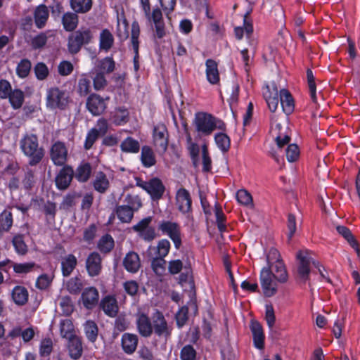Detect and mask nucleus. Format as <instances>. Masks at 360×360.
Wrapping results in <instances>:
<instances>
[{"label": "nucleus", "instance_id": "nucleus-62", "mask_svg": "<svg viewBox=\"0 0 360 360\" xmlns=\"http://www.w3.org/2000/svg\"><path fill=\"white\" fill-rule=\"evenodd\" d=\"M252 25L251 23L247 22L245 19H244L243 27H236L234 30L236 37L238 39H241L243 38L244 32H245L246 34L249 36L252 32Z\"/></svg>", "mask_w": 360, "mask_h": 360}, {"label": "nucleus", "instance_id": "nucleus-2", "mask_svg": "<svg viewBox=\"0 0 360 360\" xmlns=\"http://www.w3.org/2000/svg\"><path fill=\"white\" fill-rule=\"evenodd\" d=\"M20 146L25 155L29 158V164L32 166L41 162L44 155V149L39 146L36 135H25L20 140Z\"/></svg>", "mask_w": 360, "mask_h": 360}, {"label": "nucleus", "instance_id": "nucleus-5", "mask_svg": "<svg viewBox=\"0 0 360 360\" xmlns=\"http://www.w3.org/2000/svg\"><path fill=\"white\" fill-rule=\"evenodd\" d=\"M92 39L91 32L89 29H80L71 34L68 37V47L71 53H77L82 46L87 44Z\"/></svg>", "mask_w": 360, "mask_h": 360}, {"label": "nucleus", "instance_id": "nucleus-10", "mask_svg": "<svg viewBox=\"0 0 360 360\" xmlns=\"http://www.w3.org/2000/svg\"><path fill=\"white\" fill-rule=\"evenodd\" d=\"M152 221L150 217L143 219L133 226V229L138 233L139 236L146 241H151L156 237L155 229L150 226Z\"/></svg>", "mask_w": 360, "mask_h": 360}, {"label": "nucleus", "instance_id": "nucleus-23", "mask_svg": "<svg viewBox=\"0 0 360 360\" xmlns=\"http://www.w3.org/2000/svg\"><path fill=\"white\" fill-rule=\"evenodd\" d=\"M279 98L283 111L286 115L292 113L294 110L295 104L292 96L289 91L285 89H281L279 91Z\"/></svg>", "mask_w": 360, "mask_h": 360}, {"label": "nucleus", "instance_id": "nucleus-47", "mask_svg": "<svg viewBox=\"0 0 360 360\" xmlns=\"http://www.w3.org/2000/svg\"><path fill=\"white\" fill-rule=\"evenodd\" d=\"M120 148L123 152L136 153L139 151L140 144L133 138L127 137L122 142Z\"/></svg>", "mask_w": 360, "mask_h": 360}, {"label": "nucleus", "instance_id": "nucleus-50", "mask_svg": "<svg viewBox=\"0 0 360 360\" xmlns=\"http://www.w3.org/2000/svg\"><path fill=\"white\" fill-rule=\"evenodd\" d=\"M236 200L238 203L252 208L254 206L251 194L245 189H240L236 193Z\"/></svg>", "mask_w": 360, "mask_h": 360}, {"label": "nucleus", "instance_id": "nucleus-31", "mask_svg": "<svg viewBox=\"0 0 360 360\" xmlns=\"http://www.w3.org/2000/svg\"><path fill=\"white\" fill-rule=\"evenodd\" d=\"M110 181L106 174L103 172H98L96 174L93 181V186L94 189L101 193H105L108 188Z\"/></svg>", "mask_w": 360, "mask_h": 360}, {"label": "nucleus", "instance_id": "nucleus-45", "mask_svg": "<svg viewBox=\"0 0 360 360\" xmlns=\"http://www.w3.org/2000/svg\"><path fill=\"white\" fill-rule=\"evenodd\" d=\"M60 330L61 336L68 340L77 337L75 334L73 323L69 319L60 321Z\"/></svg>", "mask_w": 360, "mask_h": 360}, {"label": "nucleus", "instance_id": "nucleus-41", "mask_svg": "<svg viewBox=\"0 0 360 360\" xmlns=\"http://www.w3.org/2000/svg\"><path fill=\"white\" fill-rule=\"evenodd\" d=\"M12 298L18 305L25 304L28 300V292L22 286H15L12 292Z\"/></svg>", "mask_w": 360, "mask_h": 360}, {"label": "nucleus", "instance_id": "nucleus-14", "mask_svg": "<svg viewBox=\"0 0 360 360\" xmlns=\"http://www.w3.org/2000/svg\"><path fill=\"white\" fill-rule=\"evenodd\" d=\"M176 204L181 212L186 214L190 212L191 209V198L186 189L181 188L176 191Z\"/></svg>", "mask_w": 360, "mask_h": 360}, {"label": "nucleus", "instance_id": "nucleus-34", "mask_svg": "<svg viewBox=\"0 0 360 360\" xmlns=\"http://www.w3.org/2000/svg\"><path fill=\"white\" fill-rule=\"evenodd\" d=\"M13 215L8 210H4L0 214V239L4 233L10 231L13 226Z\"/></svg>", "mask_w": 360, "mask_h": 360}, {"label": "nucleus", "instance_id": "nucleus-63", "mask_svg": "<svg viewBox=\"0 0 360 360\" xmlns=\"http://www.w3.org/2000/svg\"><path fill=\"white\" fill-rule=\"evenodd\" d=\"M170 243L167 239L160 240L157 245V254L158 257H166L170 250Z\"/></svg>", "mask_w": 360, "mask_h": 360}, {"label": "nucleus", "instance_id": "nucleus-56", "mask_svg": "<svg viewBox=\"0 0 360 360\" xmlns=\"http://www.w3.org/2000/svg\"><path fill=\"white\" fill-rule=\"evenodd\" d=\"M84 331L86 338L91 342H94L98 335V328L92 321H87L84 324Z\"/></svg>", "mask_w": 360, "mask_h": 360}, {"label": "nucleus", "instance_id": "nucleus-7", "mask_svg": "<svg viewBox=\"0 0 360 360\" xmlns=\"http://www.w3.org/2000/svg\"><path fill=\"white\" fill-rule=\"evenodd\" d=\"M109 97L103 98L96 94H91L86 100V108L94 116L101 115L107 107Z\"/></svg>", "mask_w": 360, "mask_h": 360}, {"label": "nucleus", "instance_id": "nucleus-22", "mask_svg": "<svg viewBox=\"0 0 360 360\" xmlns=\"http://www.w3.org/2000/svg\"><path fill=\"white\" fill-rule=\"evenodd\" d=\"M98 292L93 287L86 288L82 294L83 305L86 309H92L98 302Z\"/></svg>", "mask_w": 360, "mask_h": 360}, {"label": "nucleus", "instance_id": "nucleus-26", "mask_svg": "<svg viewBox=\"0 0 360 360\" xmlns=\"http://www.w3.org/2000/svg\"><path fill=\"white\" fill-rule=\"evenodd\" d=\"M49 17V11L46 6L41 4L38 6L34 12V23L37 28H43Z\"/></svg>", "mask_w": 360, "mask_h": 360}, {"label": "nucleus", "instance_id": "nucleus-29", "mask_svg": "<svg viewBox=\"0 0 360 360\" xmlns=\"http://www.w3.org/2000/svg\"><path fill=\"white\" fill-rule=\"evenodd\" d=\"M140 34V28L139 23L134 21L131 25V43L132 45V48L134 52L135 53L134 56V69L138 70L139 65L136 61V58L138 57L139 53V37Z\"/></svg>", "mask_w": 360, "mask_h": 360}, {"label": "nucleus", "instance_id": "nucleus-48", "mask_svg": "<svg viewBox=\"0 0 360 360\" xmlns=\"http://www.w3.org/2000/svg\"><path fill=\"white\" fill-rule=\"evenodd\" d=\"M116 214L122 222L129 223L133 217L134 211L129 206L121 205L117 207Z\"/></svg>", "mask_w": 360, "mask_h": 360}, {"label": "nucleus", "instance_id": "nucleus-4", "mask_svg": "<svg viewBox=\"0 0 360 360\" xmlns=\"http://www.w3.org/2000/svg\"><path fill=\"white\" fill-rule=\"evenodd\" d=\"M158 231L162 236H168L173 242L174 247L179 249L181 245V226L175 221L162 220L159 222Z\"/></svg>", "mask_w": 360, "mask_h": 360}, {"label": "nucleus", "instance_id": "nucleus-19", "mask_svg": "<svg viewBox=\"0 0 360 360\" xmlns=\"http://www.w3.org/2000/svg\"><path fill=\"white\" fill-rule=\"evenodd\" d=\"M86 268L91 276H95L101 271V257L97 252L91 253L86 261Z\"/></svg>", "mask_w": 360, "mask_h": 360}, {"label": "nucleus", "instance_id": "nucleus-24", "mask_svg": "<svg viewBox=\"0 0 360 360\" xmlns=\"http://www.w3.org/2000/svg\"><path fill=\"white\" fill-rule=\"evenodd\" d=\"M123 265L125 269L131 273H136L141 266L139 256L134 252H128L124 258Z\"/></svg>", "mask_w": 360, "mask_h": 360}, {"label": "nucleus", "instance_id": "nucleus-1", "mask_svg": "<svg viewBox=\"0 0 360 360\" xmlns=\"http://www.w3.org/2000/svg\"><path fill=\"white\" fill-rule=\"evenodd\" d=\"M193 124L200 136H210L216 129H226V124L222 120L204 112L195 113Z\"/></svg>", "mask_w": 360, "mask_h": 360}, {"label": "nucleus", "instance_id": "nucleus-40", "mask_svg": "<svg viewBox=\"0 0 360 360\" xmlns=\"http://www.w3.org/2000/svg\"><path fill=\"white\" fill-rule=\"evenodd\" d=\"M338 233L341 235L349 245L359 254V245L356 240L354 239L350 230L345 226H338L336 227Z\"/></svg>", "mask_w": 360, "mask_h": 360}, {"label": "nucleus", "instance_id": "nucleus-32", "mask_svg": "<svg viewBox=\"0 0 360 360\" xmlns=\"http://www.w3.org/2000/svg\"><path fill=\"white\" fill-rule=\"evenodd\" d=\"M68 352L70 357L78 359L82 354V345L80 339L77 336L68 340Z\"/></svg>", "mask_w": 360, "mask_h": 360}, {"label": "nucleus", "instance_id": "nucleus-33", "mask_svg": "<svg viewBox=\"0 0 360 360\" xmlns=\"http://www.w3.org/2000/svg\"><path fill=\"white\" fill-rule=\"evenodd\" d=\"M114 43V37L111 32L107 30H103L100 33L99 49L101 51L108 52Z\"/></svg>", "mask_w": 360, "mask_h": 360}, {"label": "nucleus", "instance_id": "nucleus-64", "mask_svg": "<svg viewBox=\"0 0 360 360\" xmlns=\"http://www.w3.org/2000/svg\"><path fill=\"white\" fill-rule=\"evenodd\" d=\"M196 352L193 346L188 345L184 346L180 353L181 360H195Z\"/></svg>", "mask_w": 360, "mask_h": 360}, {"label": "nucleus", "instance_id": "nucleus-43", "mask_svg": "<svg viewBox=\"0 0 360 360\" xmlns=\"http://www.w3.org/2000/svg\"><path fill=\"white\" fill-rule=\"evenodd\" d=\"M91 174V167L89 163L84 162L78 166L75 173V178L80 182H86Z\"/></svg>", "mask_w": 360, "mask_h": 360}, {"label": "nucleus", "instance_id": "nucleus-57", "mask_svg": "<svg viewBox=\"0 0 360 360\" xmlns=\"http://www.w3.org/2000/svg\"><path fill=\"white\" fill-rule=\"evenodd\" d=\"M30 70V61L27 59H22L17 65L16 73L19 77L25 78L29 75Z\"/></svg>", "mask_w": 360, "mask_h": 360}, {"label": "nucleus", "instance_id": "nucleus-17", "mask_svg": "<svg viewBox=\"0 0 360 360\" xmlns=\"http://www.w3.org/2000/svg\"><path fill=\"white\" fill-rule=\"evenodd\" d=\"M100 307L110 317H115L119 311L117 300L113 295L105 296L100 302Z\"/></svg>", "mask_w": 360, "mask_h": 360}, {"label": "nucleus", "instance_id": "nucleus-28", "mask_svg": "<svg viewBox=\"0 0 360 360\" xmlns=\"http://www.w3.org/2000/svg\"><path fill=\"white\" fill-rule=\"evenodd\" d=\"M285 129L281 124H276L271 126V131L274 136L278 148L283 147L285 144L288 143L290 137L285 134Z\"/></svg>", "mask_w": 360, "mask_h": 360}, {"label": "nucleus", "instance_id": "nucleus-37", "mask_svg": "<svg viewBox=\"0 0 360 360\" xmlns=\"http://www.w3.org/2000/svg\"><path fill=\"white\" fill-rule=\"evenodd\" d=\"M115 67V62L111 57H105L103 59L99 60L97 65L92 68L103 74H109L114 71Z\"/></svg>", "mask_w": 360, "mask_h": 360}, {"label": "nucleus", "instance_id": "nucleus-6", "mask_svg": "<svg viewBox=\"0 0 360 360\" xmlns=\"http://www.w3.org/2000/svg\"><path fill=\"white\" fill-rule=\"evenodd\" d=\"M269 266L264 267L260 272V283L266 297H271L276 292V284Z\"/></svg>", "mask_w": 360, "mask_h": 360}, {"label": "nucleus", "instance_id": "nucleus-54", "mask_svg": "<svg viewBox=\"0 0 360 360\" xmlns=\"http://www.w3.org/2000/svg\"><path fill=\"white\" fill-rule=\"evenodd\" d=\"M91 90V81L86 74H82L78 81V92L80 96H86Z\"/></svg>", "mask_w": 360, "mask_h": 360}, {"label": "nucleus", "instance_id": "nucleus-58", "mask_svg": "<svg viewBox=\"0 0 360 360\" xmlns=\"http://www.w3.org/2000/svg\"><path fill=\"white\" fill-rule=\"evenodd\" d=\"M307 77L310 97L314 103H316L317 99H316V94L315 78L313 75V72L309 69H308L307 71Z\"/></svg>", "mask_w": 360, "mask_h": 360}, {"label": "nucleus", "instance_id": "nucleus-12", "mask_svg": "<svg viewBox=\"0 0 360 360\" xmlns=\"http://www.w3.org/2000/svg\"><path fill=\"white\" fill-rule=\"evenodd\" d=\"M153 137L155 146L165 152L168 145V133L166 126L163 124H158L155 126Z\"/></svg>", "mask_w": 360, "mask_h": 360}, {"label": "nucleus", "instance_id": "nucleus-38", "mask_svg": "<svg viewBox=\"0 0 360 360\" xmlns=\"http://www.w3.org/2000/svg\"><path fill=\"white\" fill-rule=\"evenodd\" d=\"M214 141L219 150L222 153H226L230 149L231 139L224 132L215 134Z\"/></svg>", "mask_w": 360, "mask_h": 360}, {"label": "nucleus", "instance_id": "nucleus-11", "mask_svg": "<svg viewBox=\"0 0 360 360\" xmlns=\"http://www.w3.org/2000/svg\"><path fill=\"white\" fill-rule=\"evenodd\" d=\"M145 16L150 22H153L157 37L160 39L165 37V26L161 9L158 7L153 8L152 12L150 11L149 15Z\"/></svg>", "mask_w": 360, "mask_h": 360}, {"label": "nucleus", "instance_id": "nucleus-60", "mask_svg": "<svg viewBox=\"0 0 360 360\" xmlns=\"http://www.w3.org/2000/svg\"><path fill=\"white\" fill-rule=\"evenodd\" d=\"M166 261L163 257H157L152 261V268L157 275H162L165 270Z\"/></svg>", "mask_w": 360, "mask_h": 360}, {"label": "nucleus", "instance_id": "nucleus-39", "mask_svg": "<svg viewBox=\"0 0 360 360\" xmlns=\"http://www.w3.org/2000/svg\"><path fill=\"white\" fill-rule=\"evenodd\" d=\"M77 265V258L72 254L64 257L61 262L62 272L64 276H68Z\"/></svg>", "mask_w": 360, "mask_h": 360}, {"label": "nucleus", "instance_id": "nucleus-27", "mask_svg": "<svg viewBox=\"0 0 360 360\" xmlns=\"http://www.w3.org/2000/svg\"><path fill=\"white\" fill-rule=\"evenodd\" d=\"M138 337L131 333H124L122 336V347L125 353L131 354L137 347Z\"/></svg>", "mask_w": 360, "mask_h": 360}, {"label": "nucleus", "instance_id": "nucleus-25", "mask_svg": "<svg viewBox=\"0 0 360 360\" xmlns=\"http://www.w3.org/2000/svg\"><path fill=\"white\" fill-rule=\"evenodd\" d=\"M146 192L150 195L153 200L160 199L165 191V186L162 181L158 178H153L149 181Z\"/></svg>", "mask_w": 360, "mask_h": 360}, {"label": "nucleus", "instance_id": "nucleus-16", "mask_svg": "<svg viewBox=\"0 0 360 360\" xmlns=\"http://www.w3.org/2000/svg\"><path fill=\"white\" fill-rule=\"evenodd\" d=\"M299 264L297 267V273L299 277L304 281H307L310 272V264L311 258L307 252H300L297 255Z\"/></svg>", "mask_w": 360, "mask_h": 360}, {"label": "nucleus", "instance_id": "nucleus-15", "mask_svg": "<svg viewBox=\"0 0 360 360\" xmlns=\"http://www.w3.org/2000/svg\"><path fill=\"white\" fill-rule=\"evenodd\" d=\"M73 175V169L68 165L64 166L56 177L57 188L60 190L66 189L70 184Z\"/></svg>", "mask_w": 360, "mask_h": 360}, {"label": "nucleus", "instance_id": "nucleus-8", "mask_svg": "<svg viewBox=\"0 0 360 360\" xmlns=\"http://www.w3.org/2000/svg\"><path fill=\"white\" fill-rule=\"evenodd\" d=\"M68 150L65 143L58 141L52 145L50 157L55 165H64L68 160Z\"/></svg>", "mask_w": 360, "mask_h": 360}, {"label": "nucleus", "instance_id": "nucleus-30", "mask_svg": "<svg viewBox=\"0 0 360 360\" xmlns=\"http://www.w3.org/2000/svg\"><path fill=\"white\" fill-rule=\"evenodd\" d=\"M117 36L121 41L129 37L128 23L123 13L117 15Z\"/></svg>", "mask_w": 360, "mask_h": 360}, {"label": "nucleus", "instance_id": "nucleus-20", "mask_svg": "<svg viewBox=\"0 0 360 360\" xmlns=\"http://www.w3.org/2000/svg\"><path fill=\"white\" fill-rule=\"evenodd\" d=\"M250 330L252 333L255 347L262 349L264 346V334L261 324L257 321H251Z\"/></svg>", "mask_w": 360, "mask_h": 360}, {"label": "nucleus", "instance_id": "nucleus-51", "mask_svg": "<svg viewBox=\"0 0 360 360\" xmlns=\"http://www.w3.org/2000/svg\"><path fill=\"white\" fill-rule=\"evenodd\" d=\"M274 269V278L281 283H284L288 280V274L283 261H278L276 264H273Z\"/></svg>", "mask_w": 360, "mask_h": 360}, {"label": "nucleus", "instance_id": "nucleus-59", "mask_svg": "<svg viewBox=\"0 0 360 360\" xmlns=\"http://www.w3.org/2000/svg\"><path fill=\"white\" fill-rule=\"evenodd\" d=\"M35 266L34 262L15 263L13 266L16 274H27L32 271Z\"/></svg>", "mask_w": 360, "mask_h": 360}, {"label": "nucleus", "instance_id": "nucleus-52", "mask_svg": "<svg viewBox=\"0 0 360 360\" xmlns=\"http://www.w3.org/2000/svg\"><path fill=\"white\" fill-rule=\"evenodd\" d=\"M14 109L20 108L24 101V93L20 89H14L8 96Z\"/></svg>", "mask_w": 360, "mask_h": 360}, {"label": "nucleus", "instance_id": "nucleus-9", "mask_svg": "<svg viewBox=\"0 0 360 360\" xmlns=\"http://www.w3.org/2000/svg\"><path fill=\"white\" fill-rule=\"evenodd\" d=\"M263 96L265 99L269 109L275 112L279 103V91L275 82L266 84L263 89Z\"/></svg>", "mask_w": 360, "mask_h": 360}, {"label": "nucleus", "instance_id": "nucleus-18", "mask_svg": "<svg viewBox=\"0 0 360 360\" xmlns=\"http://www.w3.org/2000/svg\"><path fill=\"white\" fill-rule=\"evenodd\" d=\"M136 326L139 334L145 338L149 337L153 333V325L150 319L143 313L136 315Z\"/></svg>", "mask_w": 360, "mask_h": 360}, {"label": "nucleus", "instance_id": "nucleus-46", "mask_svg": "<svg viewBox=\"0 0 360 360\" xmlns=\"http://www.w3.org/2000/svg\"><path fill=\"white\" fill-rule=\"evenodd\" d=\"M70 6L76 13H85L92 6V0H70Z\"/></svg>", "mask_w": 360, "mask_h": 360}, {"label": "nucleus", "instance_id": "nucleus-44", "mask_svg": "<svg viewBox=\"0 0 360 360\" xmlns=\"http://www.w3.org/2000/svg\"><path fill=\"white\" fill-rule=\"evenodd\" d=\"M141 160L142 164L146 167H152L155 164V158L152 149L150 147L147 146L142 147Z\"/></svg>", "mask_w": 360, "mask_h": 360}, {"label": "nucleus", "instance_id": "nucleus-21", "mask_svg": "<svg viewBox=\"0 0 360 360\" xmlns=\"http://www.w3.org/2000/svg\"><path fill=\"white\" fill-rule=\"evenodd\" d=\"M205 66L207 80L211 84H217L219 82L220 77L217 62L212 59H207L205 61Z\"/></svg>", "mask_w": 360, "mask_h": 360}, {"label": "nucleus", "instance_id": "nucleus-3", "mask_svg": "<svg viewBox=\"0 0 360 360\" xmlns=\"http://www.w3.org/2000/svg\"><path fill=\"white\" fill-rule=\"evenodd\" d=\"M69 103L68 93L59 87H51L46 91V105L51 110H64Z\"/></svg>", "mask_w": 360, "mask_h": 360}, {"label": "nucleus", "instance_id": "nucleus-49", "mask_svg": "<svg viewBox=\"0 0 360 360\" xmlns=\"http://www.w3.org/2000/svg\"><path fill=\"white\" fill-rule=\"evenodd\" d=\"M182 7L191 10L201 11L207 8V0H179Z\"/></svg>", "mask_w": 360, "mask_h": 360}, {"label": "nucleus", "instance_id": "nucleus-55", "mask_svg": "<svg viewBox=\"0 0 360 360\" xmlns=\"http://www.w3.org/2000/svg\"><path fill=\"white\" fill-rule=\"evenodd\" d=\"M114 247V240L108 234L103 236L98 243V248L103 252H110Z\"/></svg>", "mask_w": 360, "mask_h": 360}, {"label": "nucleus", "instance_id": "nucleus-61", "mask_svg": "<svg viewBox=\"0 0 360 360\" xmlns=\"http://www.w3.org/2000/svg\"><path fill=\"white\" fill-rule=\"evenodd\" d=\"M160 6L162 8L166 17L170 19V15L174 11L176 5V0H159Z\"/></svg>", "mask_w": 360, "mask_h": 360}, {"label": "nucleus", "instance_id": "nucleus-53", "mask_svg": "<svg viewBox=\"0 0 360 360\" xmlns=\"http://www.w3.org/2000/svg\"><path fill=\"white\" fill-rule=\"evenodd\" d=\"M13 245L17 254L25 255L28 250L27 245L25 244L22 235H16L13 238Z\"/></svg>", "mask_w": 360, "mask_h": 360}, {"label": "nucleus", "instance_id": "nucleus-13", "mask_svg": "<svg viewBox=\"0 0 360 360\" xmlns=\"http://www.w3.org/2000/svg\"><path fill=\"white\" fill-rule=\"evenodd\" d=\"M153 330L158 336L167 337L171 333L163 314L158 311H156L153 316Z\"/></svg>", "mask_w": 360, "mask_h": 360}, {"label": "nucleus", "instance_id": "nucleus-35", "mask_svg": "<svg viewBox=\"0 0 360 360\" xmlns=\"http://www.w3.org/2000/svg\"><path fill=\"white\" fill-rule=\"evenodd\" d=\"M89 75L93 81L94 89L96 91H101L106 87L108 82L103 72H100L92 69Z\"/></svg>", "mask_w": 360, "mask_h": 360}, {"label": "nucleus", "instance_id": "nucleus-36", "mask_svg": "<svg viewBox=\"0 0 360 360\" xmlns=\"http://www.w3.org/2000/svg\"><path fill=\"white\" fill-rule=\"evenodd\" d=\"M111 120L115 125H123L129 120V112L124 107L116 108L111 114Z\"/></svg>", "mask_w": 360, "mask_h": 360}, {"label": "nucleus", "instance_id": "nucleus-42", "mask_svg": "<svg viewBox=\"0 0 360 360\" xmlns=\"http://www.w3.org/2000/svg\"><path fill=\"white\" fill-rule=\"evenodd\" d=\"M63 27L66 31L74 30L78 24V16L72 12L65 13L62 18Z\"/></svg>", "mask_w": 360, "mask_h": 360}]
</instances>
